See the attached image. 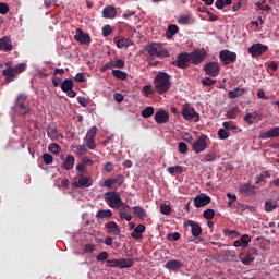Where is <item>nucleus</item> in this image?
Here are the masks:
<instances>
[{"label":"nucleus","mask_w":279,"mask_h":279,"mask_svg":"<svg viewBox=\"0 0 279 279\" xmlns=\"http://www.w3.org/2000/svg\"><path fill=\"white\" fill-rule=\"evenodd\" d=\"M155 92L165 95L171 89V76L166 72H159L154 80Z\"/></svg>","instance_id":"obj_1"},{"label":"nucleus","mask_w":279,"mask_h":279,"mask_svg":"<svg viewBox=\"0 0 279 279\" xmlns=\"http://www.w3.org/2000/svg\"><path fill=\"white\" fill-rule=\"evenodd\" d=\"M5 66L7 69L2 71V75L5 77L7 84L14 82V80H16V77H19V75H21L25 69H27V64L25 63H19L17 65L12 66V64L8 62Z\"/></svg>","instance_id":"obj_2"},{"label":"nucleus","mask_w":279,"mask_h":279,"mask_svg":"<svg viewBox=\"0 0 279 279\" xmlns=\"http://www.w3.org/2000/svg\"><path fill=\"white\" fill-rule=\"evenodd\" d=\"M145 51L150 56V58H167L169 56V51L162 49V45L158 43L146 45Z\"/></svg>","instance_id":"obj_3"},{"label":"nucleus","mask_w":279,"mask_h":279,"mask_svg":"<svg viewBox=\"0 0 279 279\" xmlns=\"http://www.w3.org/2000/svg\"><path fill=\"white\" fill-rule=\"evenodd\" d=\"M105 202H107L110 208H114L116 210L121 206L123 199H121V194L117 191L105 193Z\"/></svg>","instance_id":"obj_4"},{"label":"nucleus","mask_w":279,"mask_h":279,"mask_svg":"<svg viewBox=\"0 0 279 279\" xmlns=\"http://www.w3.org/2000/svg\"><path fill=\"white\" fill-rule=\"evenodd\" d=\"M181 114L183 119H185V121H193L194 123H197V121H199V113L195 111V108L189 105H184Z\"/></svg>","instance_id":"obj_5"},{"label":"nucleus","mask_w":279,"mask_h":279,"mask_svg":"<svg viewBox=\"0 0 279 279\" xmlns=\"http://www.w3.org/2000/svg\"><path fill=\"white\" fill-rule=\"evenodd\" d=\"M267 51H269V46L260 43L253 44L248 48V53L252 58H260V56H263V53H267Z\"/></svg>","instance_id":"obj_6"},{"label":"nucleus","mask_w":279,"mask_h":279,"mask_svg":"<svg viewBox=\"0 0 279 279\" xmlns=\"http://www.w3.org/2000/svg\"><path fill=\"white\" fill-rule=\"evenodd\" d=\"M208 136L207 135H201L197 141H195L192 145V149L196 154H202V151H206L208 147Z\"/></svg>","instance_id":"obj_7"},{"label":"nucleus","mask_w":279,"mask_h":279,"mask_svg":"<svg viewBox=\"0 0 279 279\" xmlns=\"http://www.w3.org/2000/svg\"><path fill=\"white\" fill-rule=\"evenodd\" d=\"M189 56L190 62H192V64H202V62H204V58H206V50L196 49L193 52L189 53Z\"/></svg>","instance_id":"obj_8"},{"label":"nucleus","mask_w":279,"mask_h":279,"mask_svg":"<svg viewBox=\"0 0 279 279\" xmlns=\"http://www.w3.org/2000/svg\"><path fill=\"white\" fill-rule=\"evenodd\" d=\"M74 40H76V43H80L81 45H90L92 43L90 35L84 33L82 28H76Z\"/></svg>","instance_id":"obj_9"},{"label":"nucleus","mask_w":279,"mask_h":279,"mask_svg":"<svg viewBox=\"0 0 279 279\" xmlns=\"http://www.w3.org/2000/svg\"><path fill=\"white\" fill-rule=\"evenodd\" d=\"M219 58L226 66H228V64H230L232 62H236V53L232 52L230 50H221Z\"/></svg>","instance_id":"obj_10"},{"label":"nucleus","mask_w":279,"mask_h":279,"mask_svg":"<svg viewBox=\"0 0 279 279\" xmlns=\"http://www.w3.org/2000/svg\"><path fill=\"white\" fill-rule=\"evenodd\" d=\"M203 71H205L206 75H209V77H217L220 71L219 63L217 62L206 63L203 68Z\"/></svg>","instance_id":"obj_11"},{"label":"nucleus","mask_w":279,"mask_h":279,"mask_svg":"<svg viewBox=\"0 0 279 279\" xmlns=\"http://www.w3.org/2000/svg\"><path fill=\"white\" fill-rule=\"evenodd\" d=\"M189 62H191V58L189 52L180 53L175 61H173L174 66L178 69H187Z\"/></svg>","instance_id":"obj_12"},{"label":"nucleus","mask_w":279,"mask_h":279,"mask_svg":"<svg viewBox=\"0 0 279 279\" xmlns=\"http://www.w3.org/2000/svg\"><path fill=\"white\" fill-rule=\"evenodd\" d=\"M73 186L75 189H88L93 186V180L90 179V177H85L84 174H81L78 181L73 182Z\"/></svg>","instance_id":"obj_13"},{"label":"nucleus","mask_w":279,"mask_h":279,"mask_svg":"<svg viewBox=\"0 0 279 279\" xmlns=\"http://www.w3.org/2000/svg\"><path fill=\"white\" fill-rule=\"evenodd\" d=\"M195 208H204V206H208V204L211 202L210 196L202 193L194 197L193 199Z\"/></svg>","instance_id":"obj_14"},{"label":"nucleus","mask_w":279,"mask_h":279,"mask_svg":"<svg viewBox=\"0 0 279 279\" xmlns=\"http://www.w3.org/2000/svg\"><path fill=\"white\" fill-rule=\"evenodd\" d=\"M155 122L158 125H162L165 123H169V113L167 110L165 109H159L156 113H155Z\"/></svg>","instance_id":"obj_15"},{"label":"nucleus","mask_w":279,"mask_h":279,"mask_svg":"<svg viewBox=\"0 0 279 279\" xmlns=\"http://www.w3.org/2000/svg\"><path fill=\"white\" fill-rule=\"evenodd\" d=\"M113 43L117 45L118 49H128V47L132 45V40L121 36L114 37Z\"/></svg>","instance_id":"obj_16"},{"label":"nucleus","mask_w":279,"mask_h":279,"mask_svg":"<svg viewBox=\"0 0 279 279\" xmlns=\"http://www.w3.org/2000/svg\"><path fill=\"white\" fill-rule=\"evenodd\" d=\"M14 47L12 46V41H10V37L4 36L0 38V51H5L8 53L9 51H12Z\"/></svg>","instance_id":"obj_17"},{"label":"nucleus","mask_w":279,"mask_h":279,"mask_svg":"<svg viewBox=\"0 0 279 279\" xmlns=\"http://www.w3.org/2000/svg\"><path fill=\"white\" fill-rule=\"evenodd\" d=\"M182 267H184V264L178 259L168 260L165 264V268L169 269L170 271H178L179 269H182Z\"/></svg>","instance_id":"obj_18"},{"label":"nucleus","mask_w":279,"mask_h":279,"mask_svg":"<svg viewBox=\"0 0 279 279\" xmlns=\"http://www.w3.org/2000/svg\"><path fill=\"white\" fill-rule=\"evenodd\" d=\"M62 169L65 171H71L75 167V157L73 155H68L61 165Z\"/></svg>","instance_id":"obj_19"},{"label":"nucleus","mask_w":279,"mask_h":279,"mask_svg":"<svg viewBox=\"0 0 279 279\" xmlns=\"http://www.w3.org/2000/svg\"><path fill=\"white\" fill-rule=\"evenodd\" d=\"M107 228L108 234H114V236H119L121 234V229L119 228V225L114 221H109L108 223L105 225Z\"/></svg>","instance_id":"obj_20"},{"label":"nucleus","mask_w":279,"mask_h":279,"mask_svg":"<svg viewBox=\"0 0 279 279\" xmlns=\"http://www.w3.org/2000/svg\"><path fill=\"white\" fill-rule=\"evenodd\" d=\"M186 225L190 226L193 236L197 238L202 235V227L199 226V223L193 220H187Z\"/></svg>","instance_id":"obj_21"},{"label":"nucleus","mask_w":279,"mask_h":279,"mask_svg":"<svg viewBox=\"0 0 279 279\" xmlns=\"http://www.w3.org/2000/svg\"><path fill=\"white\" fill-rule=\"evenodd\" d=\"M260 138H278L279 126H275L266 132L260 133Z\"/></svg>","instance_id":"obj_22"},{"label":"nucleus","mask_w":279,"mask_h":279,"mask_svg":"<svg viewBox=\"0 0 279 279\" xmlns=\"http://www.w3.org/2000/svg\"><path fill=\"white\" fill-rule=\"evenodd\" d=\"M145 225L140 223L134 228L133 232L131 233L132 239H143V234H145Z\"/></svg>","instance_id":"obj_23"},{"label":"nucleus","mask_w":279,"mask_h":279,"mask_svg":"<svg viewBox=\"0 0 279 279\" xmlns=\"http://www.w3.org/2000/svg\"><path fill=\"white\" fill-rule=\"evenodd\" d=\"M104 19H117V9L112 5H108L102 10Z\"/></svg>","instance_id":"obj_24"},{"label":"nucleus","mask_w":279,"mask_h":279,"mask_svg":"<svg viewBox=\"0 0 279 279\" xmlns=\"http://www.w3.org/2000/svg\"><path fill=\"white\" fill-rule=\"evenodd\" d=\"M96 219H112V210L100 209L96 213Z\"/></svg>","instance_id":"obj_25"},{"label":"nucleus","mask_w":279,"mask_h":279,"mask_svg":"<svg viewBox=\"0 0 279 279\" xmlns=\"http://www.w3.org/2000/svg\"><path fill=\"white\" fill-rule=\"evenodd\" d=\"M48 138H51L52 141H58L60 138V133L56 128L48 126L46 129Z\"/></svg>","instance_id":"obj_26"},{"label":"nucleus","mask_w":279,"mask_h":279,"mask_svg":"<svg viewBox=\"0 0 279 279\" xmlns=\"http://www.w3.org/2000/svg\"><path fill=\"white\" fill-rule=\"evenodd\" d=\"M132 210L133 215H135L137 219H145V217H147V211H145L141 206H134Z\"/></svg>","instance_id":"obj_27"},{"label":"nucleus","mask_w":279,"mask_h":279,"mask_svg":"<svg viewBox=\"0 0 279 279\" xmlns=\"http://www.w3.org/2000/svg\"><path fill=\"white\" fill-rule=\"evenodd\" d=\"M278 208V201H266L265 202V211L266 213H274Z\"/></svg>","instance_id":"obj_28"},{"label":"nucleus","mask_w":279,"mask_h":279,"mask_svg":"<svg viewBox=\"0 0 279 279\" xmlns=\"http://www.w3.org/2000/svg\"><path fill=\"white\" fill-rule=\"evenodd\" d=\"M244 93H245V88L236 87L234 90H230L228 93L229 99H239V97H241V95H243Z\"/></svg>","instance_id":"obj_29"},{"label":"nucleus","mask_w":279,"mask_h":279,"mask_svg":"<svg viewBox=\"0 0 279 279\" xmlns=\"http://www.w3.org/2000/svg\"><path fill=\"white\" fill-rule=\"evenodd\" d=\"M60 86H61V90H62L63 93H66V92L71 90V89H73V80L66 78V80H64V81L60 84Z\"/></svg>","instance_id":"obj_30"},{"label":"nucleus","mask_w":279,"mask_h":279,"mask_svg":"<svg viewBox=\"0 0 279 279\" xmlns=\"http://www.w3.org/2000/svg\"><path fill=\"white\" fill-rule=\"evenodd\" d=\"M180 32V28L178 27V25L175 24H171L168 26V29L166 32V36L167 38H173V36H175V34Z\"/></svg>","instance_id":"obj_31"},{"label":"nucleus","mask_w":279,"mask_h":279,"mask_svg":"<svg viewBox=\"0 0 279 279\" xmlns=\"http://www.w3.org/2000/svg\"><path fill=\"white\" fill-rule=\"evenodd\" d=\"M167 171L170 175H181L184 172V168L182 166L168 167Z\"/></svg>","instance_id":"obj_32"},{"label":"nucleus","mask_w":279,"mask_h":279,"mask_svg":"<svg viewBox=\"0 0 279 279\" xmlns=\"http://www.w3.org/2000/svg\"><path fill=\"white\" fill-rule=\"evenodd\" d=\"M132 265H134V259H128V258L119 259V268L120 269L130 268V267H132Z\"/></svg>","instance_id":"obj_33"},{"label":"nucleus","mask_w":279,"mask_h":279,"mask_svg":"<svg viewBox=\"0 0 279 279\" xmlns=\"http://www.w3.org/2000/svg\"><path fill=\"white\" fill-rule=\"evenodd\" d=\"M111 75L116 77V80H128V73L121 71V70H112Z\"/></svg>","instance_id":"obj_34"},{"label":"nucleus","mask_w":279,"mask_h":279,"mask_svg":"<svg viewBox=\"0 0 279 279\" xmlns=\"http://www.w3.org/2000/svg\"><path fill=\"white\" fill-rule=\"evenodd\" d=\"M87 151H88V148H86V145H78L75 147L74 154H76L78 158H82V156H86Z\"/></svg>","instance_id":"obj_35"},{"label":"nucleus","mask_w":279,"mask_h":279,"mask_svg":"<svg viewBox=\"0 0 279 279\" xmlns=\"http://www.w3.org/2000/svg\"><path fill=\"white\" fill-rule=\"evenodd\" d=\"M97 136V126H92L90 130L86 133L85 141H95Z\"/></svg>","instance_id":"obj_36"},{"label":"nucleus","mask_w":279,"mask_h":279,"mask_svg":"<svg viewBox=\"0 0 279 279\" xmlns=\"http://www.w3.org/2000/svg\"><path fill=\"white\" fill-rule=\"evenodd\" d=\"M97 136V126H92L90 130L86 133L85 141H95Z\"/></svg>","instance_id":"obj_37"},{"label":"nucleus","mask_w":279,"mask_h":279,"mask_svg":"<svg viewBox=\"0 0 279 279\" xmlns=\"http://www.w3.org/2000/svg\"><path fill=\"white\" fill-rule=\"evenodd\" d=\"M17 108H20L21 114L25 117L27 113H29V104L27 102H17Z\"/></svg>","instance_id":"obj_38"},{"label":"nucleus","mask_w":279,"mask_h":279,"mask_svg":"<svg viewBox=\"0 0 279 279\" xmlns=\"http://www.w3.org/2000/svg\"><path fill=\"white\" fill-rule=\"evenodd\" d=\"M142 117L144 119H149V117H154V107H146L142 110Z\"/></svg>","instance_id":"obj_39"},{"label":"nucleus","mask_w":279,"mask_h":279,"mask_svg":"<svg viewBox=\"0 0 279 279\" xmlns=\"http://www.w3.org/2000/svg\"><path fill=\"white\" fill-rule=\"evenodd\" d=\"M48 149L50 151V154H60V151H62V147H60V145H58L57 143H52L48 146Z\"/></svg>","instance_id":"obj_40"},{"label":"nucleus","mask_w":279,"mask_h":279,"mask_svg":"<svg viewBox=\"0 0 279 279\" xmlns=\"http://www.w3.org/2000/svg\"><path fill=\"white\" fill-rule=\"evenodd\" d=\"M238 116H239V108L238 107H232L227 111L228 119H234Z\"/></svg>","instance_id":"obj_41"},{"label":"nucleus","mask_w":279,"mask_h":279,"mask_svg":"<svg viewBox=\"0 0 279 279\" xmlns=\"http://www.w3.org/2000/svg\"><path fill=\"white\" fill-rule=\"evenodd\" d=\"M203 217H204V219H207L208 221H210V219L215 218V209H206L203 213Z\"/></svg>","instance_id":"obj_42"},{"label":"nucleus","mask_w":279,"mask_h":279,"mask_svg":"<svg viewBox=\"0 0 279 279\" xmlns=\"http://www.w3.org/2000/svg\"><path fill=\"white\" fill-rule=\"evenodd\" d=\"M218 137L221 140V141H226V138H230V132L229 131H226V129H220L218 131Z\"/></svg>","instance_id":"obj_43"},{"label":"nucleus","mask_w":279,"mask_h":279,"mask_svg":"<svg viewBox=\"0 0 279 279\" xmlns=\"http://www.w3.org/2000/svg\"><path fill=\"white\" fill-rule=\"evenodd\" d=\"M160 213L161 215H169L171 213V207L165 203H162L160 206Z\"/></svg>","instance_id":"obj_44"},{"label":"nucleus","mask_w":279,"mask_h":279,"mask_svg":"<svg viewBox=\"0 0 279 279\" xmlns=\"http://www.w3.org/2000/svg\"><path fill=\"white\" fill-rule=\"evenodd\" d=\"M251 241H252V238H250V235L247 234L242 235L240 239V242L242 243V247H247Z\"/></svg>","instance_id":"obj_45"},{"label":"nucleus","mask_w":279,"mask_h":279,"mask_svg":"<svg viewBox=\"0 0 279 279\" xmlns=\"http://www.w3.org/2000/svg\"><path fill=\"white\" fill-rule=\"evenodd\" d=\"M203 160L205 162H215V160H217V155L216 154H206V155H204Z\"/></svg>","instance_id":"obj_46"},{"label":"nucleus","mask_w":279,"mask_h":279,"mask_svg":"<svg viewBox=\"0 0 279 279\" xmlns=\"http://www.w3.org/2000/svg\"><path fill=\"white\" fill-rule=\"evenodd\" d=\"M43 160L45 165H51L53 162V156L49 153L43 155Z\"/></svg>","instance_id":"obj_47"},{"label":"nucleus","mask_w":279,"mask_h":279,"mask_svg":"<svg viewBox=\"0 0 279 279\" xmlns=\"http://www.w3.org/2000/svg\"><path fill=\"white\" fill-rule=\"evenodd\" d=\"M254 186H252V184L246 183L241 187V192L242 193H254Z\"/></svg>","instance_id":"obj_48"},{"label":"nucleus","mask_w":279,"mask_h":279,"mask_svg":"<svg viewBox=\"0 0 279 279\" xmlns=\"http://www.w3.org/2000/svg\"><path fill=\"white\" fill-rule=\"evenodd\" d=\"M85 147H88L89 149H97V144L95 143V140H84Z\"/></svg>","instance_id":"obj_49"},{"label":"nucleus","mask_w":279,"mask_h":279,"mask_svg":"<svg viewBox=\"0 0 279 279\" xmlns=\"http://www.w3.org/2000/svg\"><path fill=\"white\" fill-rule=\"evenodd\" d=\"M130 208V205L122 201V203H120V206L116 210H119L120 213H128Z\"/></svg>","instance_id":"obj_50"},{"label":"nucleus","mask_w":279,"mask_h":279,"mask_svg":"<svg viewBox=\"0 0 279 279\" xmlns=\"http://www.w3.org/2000/svg\"><path fill=\"white\" fill-rule=\"evenodd\" d=\"M96 260H98L99 263H102L104 260H108V252L102 251L101 253H99L96 256Z\"/></svg>","instance_id":"obj_51"},{"label":"nucleus","mask_w":279,"mask_h":279,"mask_svg":"<svg viewBox=\"0 0 279 279\" xmlns=\"http://www.w3.org/2000/svg\"><path fill=\"white\" fill-rule=\"evenodd\" d=\"M217 83V80H213L210 77H206L204 80H202V84L203 86H214V84Z\"/></svg>","instance_id":"obj_52"},{"label":"nucleus","mask_w":279,"mask_h":279,"mask_svg":"<svg viewBox=\"0 0 279 279\" xmlns=\"http://www.w3.org/2000/svg\"><path fill=\"white\" fill-rule=\"evenodd\" d=\"M178 147H179V153L180 154H186V151H189V146L184 142H180L178 144Z\"/></svg>","instance_id":"obj_53"},{"label":"nucleus","mask_w":279,"mask_h":279,"mask_svg":"<svg viewBox=\"0 0 279 279\" xmlns=\"http://www.w3.org/2000/svg\"><path fill=\"white\" fill-rule=\"evenodd\" d=\"M113 68L114 69H125V61H123L122 59H118V60L113 61Z\"/></svg>","instance_id":"obj_54"},{"label":"nucleus","mask_w":279,"mask_h":279,"mask_svg":"<svg viewBox=\"0 0 279 279\" xmlns=\"http://www.w3.org/2000/svg\"><path fill=\"white\" fill-rule=\"evenodd\" d=\"M10 12V7H8L4 2H0V14L5 15Z\"/></svg>","instance_id":"obj_55"},{"label":"nucleus","mask_w":279,"mask_h":279,"mask_svg":"<svg viewBox=\"0 0 279 279\" xmlns=\"http://www.w3.org/2000/svg\"><path fill=\"white\" fill-rule=\"evenodd\" d=\"M240 260L243 265H250L251 263H254V257H252V255L248 254L246 257H243Z\"/></svg>","instance_id":"obj_56"},{"label":"nucleus","mask_w":279,"mask_h":279,"mask_svg":"<svg viewBox=\"0 0 279 279\" xmlns=\"http://www.w3.org/2000/svg\"><path fill=\"white\" fill-rule=\"evenodd\" d=\"M111 34H112V26L105 25L102 27V36L107 37V36H110Z\"/></svg>","instance_id":"obj_57"},{"label":"nucleus","mask_w":279,"mask_h":279,"mask_svg":"<svg viewBox=\"0 0 279 279\" xmlns=\"http://www.w3.org/2000/svg\"><path fill=\"white\" fill-rule=\"evenodd\" d=\"M253 119H256V117H254V114H252V113H246L244 117V121H246V123H248V125H254Z\"/></svg>","instance_id":"obj_58"},{"label":"nucleus","mask_w":279,"mask_h":279,"mask_svg":"<svg viewBox=\"0 0 279 279\" xmlns=\"http://www.w3.org/2000/svg\"><path fill=\"white\" fill-rule=\"evenodd\" d=\"M77 102L80 104V106H82L83 108H86V106H88L89 100L85 97H77Z\"/></svg>","instance_id":"obj_59"},{"label":"nucleus","mask_w":279,"mask_h":279,"mask_svg":"<svg viewBox=\"0 0 279 279\" xmlns=\"http://www.w3.org/2000/svg\"><path fill=\"white\" fill-rule=\"evenodd\" d=\"M125 178L123 177V174H118L116 177V179H113V184H118V186H121V184H123Z\"/></svg>","instance_id":"obj_60"},{"label":"nucleus","mask_w":279,"mask_h":279,"mask_svg":"<svg viewBox=\"0 0 279 279\" xmlns=\"http://www.w3.org/2000/svg\"><path fill=\"white\" fill-rule=\"evenodd\" d=\"M16 104H27V94H20Z\"/></svg>","instance_id":"obj_61"},{"label":"nucleus","mask_w":279,"mask_h":279,"mask_svg":"<svg viewBox=\"0 0 279 279\" xmlns=\"http://www.w3.org/2000/svg\"><path fill=\"white\" fill-rule=\"evenodd\" d=\"M225 234L227 236H232V239L239 238V231H236V230H226Z\"/></svg>","instance_id":"obj_62"},{"label":"nucleus","mask_w":279,"mask_h":279,"mask_svg":"<svg viewBox=\"0 0 279 279\" xmlns=\"http://www.w3.org/2000/svg\"><path fill=\"white\" fill-rule=\"evenodd\" d=\"M143 90H144V95L146 97H149V95H153V93H154L151 85H145Z\"/></svg>","instance_id":"obj_63"},{"label":"nucleus","mask_w":279,"mask_h":279,"mask_svg":"<svg viewBox=\"0 0 279 279\" xmlns=\"http://www.w3.org/2000/svg\"><path fill=\"white\" fill-rule=\"evenodd\" d=\"M107 263L108 267H119V259H109Z\"/></svg>","instance_id":"obj_64"}]
</instances>
